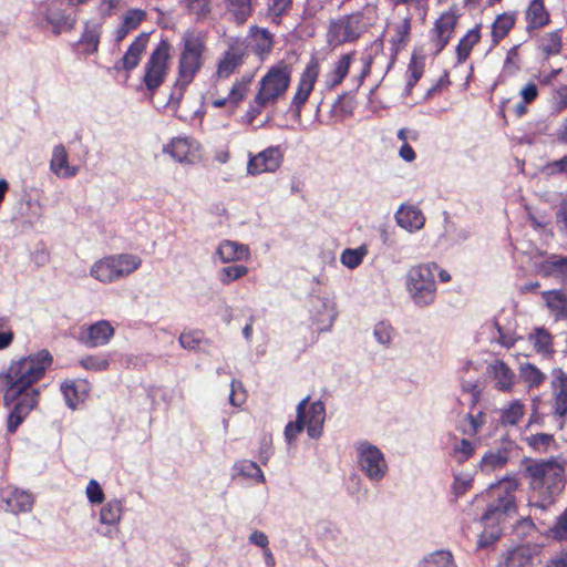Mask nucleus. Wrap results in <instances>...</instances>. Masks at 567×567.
Segmentation results:
<instances>
[{"mask_svg":"<svg viewBox=\"0 0 567 567\" xmlns=\"http://www.w3.org/2000/svg\"><path fill=\"white\" fill-rule=\"evenodd\" d=\"M35 354L12 361L9 369L0 372V394L6 406L13 404L7 420V431L13 434L35 406Z\"/></svg>","mask_w":567,"mask_h":567,"instance_id":"f257e3e1","label":"nucleus"},{"mask_svg":"<svg viewBox=\"0 0 567 567\" xmlns=\"http://www.w3.org/2000/svg\"><path fill=\"white\" fill-rule=\"evenodd\" d=\"M518 481L514 476H506L488 486L485 497L487 499L486 509L481 517V522L486 528H492L489 533V543L499 538V524L506 517L516 513V496ZM485 535L480 539V546L484 547L488 542L484 540Z\"/></svg>","mask_w":567,"mask_h":567,"instance_id":"f03ea898","label":"nucleus"},{"mask_svg":"<svg viewBox=\"0 0 567 567\" xmlns=\"http://www.w3.org/2000/svg\"><path fill=\"white\" fill-rule=\"evenodd\" d=\"M525 472L533 492L539 498L533 505L547 508L564 488L565 466L555 458L532 461L526 465Z\"/></svg>","mask_w":567,"mask_h":567,"instance_id":"7ed1b4c3","label":"nucleus"},{"mask_svg":"<svg viewBox=\"0 0 567 567\" xmlns=\"http://www.w3.org/2000/svg\"><path fill=\"white\" fill-rule=\"evenodd\" d=\"M292 74L291 64L279 61L268 69L259 81V89L245 114L247 123L251 124L262 109L275 104L289 87Z\"/></svg>","mask_w":567,"mask_h":567,"instance_id":"20e7f679","label":"nucleus"},{"mask_svg":"<svg viewBox=\"0 0 567 567\" xmlns=\"http://www.w3.org/2000/svg\"><path fill=\"white\" fill-rule=\"evenodd\" d=\"M378 20V8L367 3L362 9L350 14L331 20L328 27L327 40L330 45L357 41Z\"/></svg>","mask_w":567,"mask_h":567,"instance_id":"39448f33","label":"nucleus"},{"mask_svg":"<svg viewBox=\"0 0 567 567\" xmlns=\"http://www.w3.org/2000/svg\"><path fill=\"white\" fill-rule=\"evenodd\" d=\"M206 50L205 34L200 31H186L181 41V54L178 60V84L188 86L200 71L204 64Z\"/></svg>","mask_w":567,"mask_h":567,"instance_id":"423d86ee","label":"nucleus"},{"mask_svg":"<svg viewBox=\"0 0 567 567\" xmlns=\"http://www.w3.org/2000/svg\"><path fill=\"white\" fill-rule=\"evenodd\" d=\"M437 264L426 262L412 266L405 275V287L417 307H427L436 298L435 272Z\"/></svg>","mask_w":567,"mask_h":567,"instance_id":"0eeeda50","label":"nucleus"},{"mask_svg":"<svg viewBox=\"0 0 567 567\" xmlns=\"http://www.w3.org/2000/svg\"><path fill=\"white\" fill-rule=\"evenodd\" d=\"M141 264V258L135 255H113L94 262L90 275L96 280L107 284L128 276L138 269Z\"/></svg>","mask_w":567,"mask_h":567,"instance_id":"6e6552de","label":"nucleus"},{"mask_svg":"<svg viewBox=\"0 0 567 567\" xmlns=\"http://www.w3.org/2000/svg\"><path fill=\"white\" fill-rule=\"evenodd\" d=\"M354 450L359 470L372 483H380L389 472L383 452L367 440L355 442Z\"/></svg>","mask_w":567,"mask_h":567,"instance_id":"1a4fd4ad","label":"nucleus"},{"mask_svg":"<svg viewBox=\"0 0 567 567\" xmlns=\"http://www.w3.org/2000/svg\"><path fill=\"white\" fill-rule=\"evenodd\" d=\"M171 45L162 40L144 64L143 84L152 94L163 84L168 74Z\"/></svg>","mask_w":567,"mask_h":567,"instance_id":"9d476101","label":"nucleus"},{"mask_svg":"<svg viewBox=\"0 0 567 567\" xmlns=\"http://www.w3.org/2000/svg\"><path fill=\"white\" fill-rule=\"evenodd\" d=\"M319 73V59L316 56H311L310 61L307 63L305 70L300 75L297 91L290 103V111L296 117H300L302 107L308 101L315 87Z\"/></svg>","mask_w":567,"mask_h":567,"instance_id":"9b49d317","label":"nucleus"},{"mask_svg":"<svg viewBox=\"0 0 567 567\" xmlns=\"http://www.w3.org/2000/svg\"><path fill=\"white\" fill-rule=\"evenodd\" d=\"M551 415L558 429H563L567 416V373L561 368L551 371Z\"/></svg>","mask_w":567,"mask_h":567,"instance_id":"f8f14e48","label":"nucleus"},{"mask_svg":"<svg viewBox=\"0 0 567 567\" xmlns=\"http://www.w3.org/2000/svg\"><path fill=\"white\" fill-rule=\"evenodd\" d=\"M248 55V44L245 39L229 38L228 48L217 62L216 75L219 79L229 78Z\"/></svg>","mask_w":567,"mask_h":567,"instance_id":"ddd939ff","label":"nucleus"},{"mask_svg":"<svg viewBox=\"0 0 567 567\" xmlns=\"http://www.w3.org/2000/svg\"><path fill=\"white\" fill-rule=\"evenodd\" d=\"M338 311L332 299L319 295H312L310 298V319L319 332L331 330Z\"/></svg>","mask_w":567,"mask_h":567,"instance_id":"4468645a","label":"nucleus"},{"mask_svg":"<svg viewBox=\"0 0 567 567\" xmlns=\"http://www.w3.org/2000/svg\"><path fill=\"white\" fill-rule=\"evenodd\" d=\"M282 163V153L279 146H269L257 155H249L247 173L260 175L262 173L276 172Z\"/></svg>","mask_w":567,"mask_h":567,"instance_id":"2eb2a0df","label":"nucleus"},{"mask_svg":"<svg viewBox=\"0 0 567 567\" xmlns=\"http://www.w3.org/2000/svg\"><path fill=\"white\" fill-rule=\"evenodd\" d=\"M114 333L115 330L110 321L99 320L87 327H82L79 340L86 348H97L107 344Z\"/></svg>","mask_w":567,"mask_h":567,"instance_id":"dca6fc26","label":"nucleus"},{"mask_svg":"<svg viewBox=\"0 0 567 567\" xmlns=\"http://www.w3.org/2000/svg\"><path fill=\"white\" fill-rule=\"evenodd\" d=\"M456 20L457 17L451 11L442 13L436 19L431 33V43L434 48V55L439 54L447 45L454 33Z\"/></svg>","mask_w":567,"mask_h":567,"instance_id":"f3484780","label":"nucleus"},{"mask_svg":"<svg viewBox=\"0 0 567 567\" xmlns=\"http://www.w3.org/2000/svg\"><path fill=\"white\" fill-rule=\"evenodd\" d=\"M150 33L142 32L138 34L134 41L130 44L128 49L124 53L123 58L118 60L114 64V70L116 71H127L131 72L134 70L140 61L142 53L145 51L146 45L148 43Z\"/></svg>","mask_w":567,"mask_h":567,"instance_id":"a211bd4d","label":"nucleus"},{"mask_svg":"<svg viewBox=\"0 0 567 567\" xmlns=\"http://www.w3.org/2000/svg\"><path fill=\"white\" fill-rule=\"evenodd\" d=\"M196 143L189 137H173L163 146V153L168 154L175 162L181 164L193 163Z\"/></svg>","mask_w":567,"mask_h":567,"instance_id":"6ab92c4d","label":"nucleus"},{"mask_svg":"<svg viewBox=\"0 0 567 567\" xmlns=\"http://www.w3.org/2000/svg\"><path fill=\"white\" fill-rule=\"evenodd\" d=\"M542 300L556 321L567 320V288L545 290Z\"/></svg>","mask_w":567,"mask_h":567,"instance_id":"aec40b11","label":"nucleus"},{"mask_svg":"<svg viewBox=\"0 0 567 567\" xmlns=\"http://www.w3.org/2000/svg\"><path fill=\"white\" fill-rule=\"evenodd\" d=\"M487 373L495 381V389L509 392L515 385V372L502 360H495L487 367Z\"/></svg>","mask_w":567,"mask_h":567,"instance_id":"412c9836","label":"nucleus"},{"mask_svg":"<svg viewBox=\"0 0 567 567\" xmlns=\"http://www.w3.org/2000/svg\"><path fill=\"white\" fill-rule=\"evenodd\" d=\"M542 277L555 278L567 284V256L550 255L537 267Z\"/></svg>","mask_w":567,"mask_h":567,"instance_id":"4be33fe9","label":"nucleus"},{"mask_svg":"<svg viewBox=\"0 0 567 567\" xmlns=\"http://www.w3.org/2000/svg\"><path fill=\"white\" fill-rule=\"evenodd\" d=\"M395 220L400 227L410 233L420 230L425 224L423 213L413 205H401L395 213Z\"/></svg>","mask_w":567,"mask_h":567,"instance_id":"5701e85b","label":"nucleus"},{"mask_svg":"<svg viewBox=\"0 0 567 567\" xmlns=\"http://www.w3.org/2000/svg\"><path fill=\"white\" fill-rule=\"evenodd\" d=\"M215 255L219 258L220 262L228 264L247 260L250 256V251L247 245L225 239L219 243Z\"/></svg>","mask_w":567,"mask_h":567,"instance_id":"b1692460","label":"nucleus"},{"mask_svg":"<svg viewBox=\"0 0 567 567\" xmlns=\"http://www.w3.org/2000/svg\"><path fill=\"white\" fill-rule=\"evenodd\" d=\"M526 30L532 32L542 29L550 22V16L544 0H530L525 11Z\"/></svg>","mask_w":567,"mask_h":567,"instance_id":"393cba45","label":"nucleus"},{"mask_svg":"<svg viewBox=\"0 0 567 567\" xmlns=\"http://www.w3.org/2000/svg\"><path fill=\"white\" fill-rule=\"evenodd\" d=\"M326 419V406L320 400L312 402L309 409H306L307 433L311 439H319L322 434Z\"/></svg>","mask_w":567,"mask_h":567,"instance_id":"a878e982","label":"nucleus"},{"mask_svg":"<svg viewBox=\"0 0 567 567\" xmlns=\"http://www.w3.org/2000/svg\"><path fill=\"white\" fill-rule=\"evenodd\" d=\"M3 502L6 503L7 509L13 514L30 512L33 506V495L19 489L13 488L6 492L3 495Z\"/></svg>","mask_w":567,"mask_h":567,"instance_id":"bb28decb","label":"nucleus"},{"mask_svg":"<svg viewBox=\"0 0 567 567\" xmlns=\"http://www.w3.org/2000/svg\"><path fill=\"white\" fill-rule=\"evenodd\" d=\"M51 171L62 178H70L78 174L79 168L70 166L65 147L62 144L54 146L50 162Z\"/></svg>","mask_w":567,"mask_h":567,"instance_id":"cd10ccee","label":"nucleus"},{"mask_svg":"<svg viewBox=\"0 0 567 567\" xmlns=\"http://www.w3.org/2000/svg\"><path fill=\"white\" fill-rule=\"evenodd\" d=\"M123 512V501L118 498H111L101 507L99 522L102 525L116 527L122 519Z\"/></svg>","mask_w":567,"mask_h":567,"instance_id":"c85d7f7f","label":"nucleus"},{"mask_svg":"<svg viewBox=\"0 0 567 567\" xmlns=\"http://www.w3.org/2000/svg\"><path fill=\"white\" fill-rule=\"evenodd\" d=\"M61 391L64 395L66 404L71 409H75L76 405L84 401L89 394V383L85 381H71L64 382L61 385Z\"/></svg>","mask_w":567,"mask_h":567,"instance_id":"c756f323","label":"nucleus"},{"mask_svg":"<svg viewBox=\"0 0 567 567\" xmlns=\"http://www.w3.org/2000/svg\"><path fill=\"white\" fill-rule=\"evenodd\" d=\"M101 33V23L92 21L85 22L83 33L78 42V44L83 47V51L85 54H92L97 51Z\"/></svg>","mask_w":567,"mask_h":567,"instance_id":"7c9ffc66","label":"nucleus"},{"mask_svg":"<svg viewBox=\"0 0 567 567\" xmlns=\"http://www.w3.org/2000/svg\"><path fill=\"white\" fill-rule=\"evenodd\" d=\"M145 19V12L140 9H132L128 10L121 22V24L117 27V29L114 32V41L116 43L122 42L126 35L135 30L141 22Z\"/></svg>","mask_w":567,"mask_h":567,"instance_id":"2f4dec72","label":"nucleus"},{"mask_svg":"<svg viewBox=\"0 0 567 567\" xmlns=\"http://www.w3.org/2000/svg\"><path fill=\"white\" fill-rule=\"evenodd\" d=\"M537 48L545 59L558 55L563 49L561 30L558 29L545 33L538 39Z\"/></svg>","mask_w":567,"mask_h":567,"instance_id":"473e14b6","label":"nucleus"},{"mask_svg":"<svg viewBox=\"0 0 567 567\" xmlns=\"http://www.w3.org/2000/svg\"><path fill=\"white\" fill-rule=\"evenodd\" d=\"M309 396L301 400L297 405V419L295 422H289L285 427V440L288 445H291L297 436L303 431L306 426V406L308 405Z\"/></svg>","mask_w":567,"mask_h":567,"instance_id":"72a5a7b5","label":"nucleus"},{"mask_svg":"<svg viewBox=\"0 0 567 567\" xmlns=\"http://www.w3.org/2000/svg\"><path fill=\"white\" fill-rule=\"evenodd\" d=\"M417 567H458L453 554L449 549H436L425 554Z\"/></svg>","mask_w":567,"mask_h":567,"instance_id":"f704fd0d","label":"nucleus"},{"mask_svg":"<svg viewBox=\"0 0 567 567\" xmlns=\"http://www.w3.org/2000/svg\"><path fill=\"white\" fill-rule=\"evenodd\" d=\"M471 231L464 227H456L453 224L446 225L443 234L439 237V244L445 248H452L468 240Z\"/></svg>","mask_w":567,"mask_h":567,"instance_id":"c9c22d12","label":"nucleus"},{"mask_svg":"<svg viewBox=\"0 0 567 567\" xmlns=\"http://www.w3.org/2000/svg\"><path fill=\"white\" fill-rule=\"evenodd\" d=\"M516 22L515 12H504L495 19L492 24V40L494 44H498L509 31L513 29Z\"/></svg>","mask_w":567,"mask_h":567,"instance_id":"e433bc0d","label":"nucleus"},{"mask_svg":"<svg viewBox=\"0 0 567 567\" xmlns=\"http://www.w3.org/2000/svg\"><path fill=\"white\" fill-rule=\"evenodd\" d=\"M525 413L524 403L518 400H512L507 405H505L499 411V423L504 426H514L517 425L522 420Z\"/></svg>","mask_w":567,"mask_h":567,"instance_id":"4c0bfd02","label":"nucleus"},{"mask_svg":"<svg viewBox=\"0 0 567 567\" xmlns=\"http://www.w3.org/2000/svg\"><path fill=\"white\" fill-rule=\"evenodd\" d=\"M414 16L416 14L410 12L405 17H403L400 23L394 25L393 35L391 37L390 40L394 52H398L405 47L411 32V20Z\"/></svg>","mask_w":567,"mask_h":567,"instance_id":"58836bf2","label":"nucleus"},{"mask_svg":"<svg viewBox=\"0 0 567 567\" xmlns=\"http://www.w3.org/2000/svg\"><path fill=\"white\" fill-rule=\"evenodd\" d=\"M528 340L537 353L544 357H551L554 354L553 337L545 328H536L529 334Z\"/></svg>","mask_w":567,"mask_h":567,"instance_id":"ea45409f","label":"nucleus"},{"mask_svg":"<svg viewBox=\"0 0 567 567\" xmlns=\"http://www.w3.org/2000/svg\"><path fill=\"white\" fill-rule=\"evenodd\" d=\"M518 375L528 389L538 388L546 380L545 373L542 372L535 364L529 362L519 364Z\"/></svg>","mask_w":567,"mask_h":567,"instance_id":"a19ab883","label":"nucleus"},{"mask_svg":"<svg viewBox=\"0 0 567 567\" xmlns=\"http://www.w3.org/2000/svg\"><path fill=\"white\" fill-rule=\"evenodd\" d=\"M254 0H226L227 11L237 24L245 23L252 13Z\"/></svg>","mask_w":567,"mask_h":567,"instance_id":"79ce46f5","label":"nucleus"},{"mask_svg":"<svg viewBox=\"0 0 567 567\" xmlns=\"http://www.w3.org/2000/svg\"><path fill=\"white\" fill-rule=\"evenodd\" d=\"M539 172L548 179L561 178L567 182V154L545 163L539 168Z\"/></svg>","mask_w":567,"mask_h":567,"instance_id":"37998d69","label":"nucleus"},{"mask_svg":"<svg viewBox=\"0 0 567 567\" xmlns=\"http://www.w3.org/2000/svg\"><path fill=\"white\" fill-rule=\"evenodd\" d=\"M480 39L481 34L477 27L468 30L466 34L461 38L456 45V56L458 63L466 61L472 51V48L480 41Z\"/></svg>","mask_w":567,"mask_h":567,"instance_id":"c03bdc74","label":"nucleus"},{"mask_svg":"<svg viewBox=\"0 0 567 567\" xmlns=\"http://www.w3.org/2000/svg\"><path fill=\"white\" fill-rule=\"evenodd\" d=\"M252 37V50L256 54L262 56L270 52L272 48V35L267 29H259L257 27H252L251 29Z\"/></svg>","mask_w":567,"mask_h":567,"instance_id":"a18cd8bd","label":"nucleus"},{"mask_svg":"<svg viewBox=\"0 0 567 567\" xmlns=\"http://www.w3.org/2000/svg\"><path fill=\"white\" fill-rule=\"evenodd\" d=\"M251 80L252 75H244L233 84L228 93L229 105L231 107H237L238 104L246 99Z\"/></svg>","mask_w":567,"mask_h":567,"instance_id":"49530a36","label":"nucleus"},{"mask_svg":"<svg viewBox=\"0 0 567 567\" xmlns=\"http://www.w3.org/2000/svg\"><path fill=\"white\" fill-rule=\"evenodd\" d=\"M368 255V248L365 245H361L357 248H346L340 256V262L348 269H355L362 262Z\"/></svg>","mask_w":567,"mask_h":567,"instance_id":"de8ad7c7","label":"nucleus"},{"mask_svg":"<svg viewBox=\"0 0 567 567\" xmlns=\"http://www.w3.org/2000/svg\"><path fill=\"white\" fill-rule=\"evenodd\" d=\"M549 107L550 112L557 115L567 110V84H561L551 89Z\"/></svg>","mask_w":567,"mask_h":567,"instance_id":"09e8293b","label":"nucleus"},{"mask_svg":"<svg viewBox=\"0 0 567 567\" xmlns=\"http://www.w3.org/2000/svg\"><path fill=\"white\" fill-rule=\"evenodd\" d=\"M489 328L492 330V341H495L507 349L515 344L516 337L511 329L502 328L497 321H494Z\"/></svg>","mask_w":567,"mask_h":567,"instance_id":"8fccbe9b","label":"nucleus"},{"mask_svg":"<svg viewBox=\"0 0 567 567\" xmlns=\"http://www.w3.org/2000/svg\"><path fill=\"white\" fill-rule=\"evenodd\" d=\"M508 457V451L506 449L489 451L483 456L482 466L485 470H495L504 466L507 463Z\"/></svg>","mask_w":567,"mask_h":567,"instance_id":"3c124183","label":"nucleus"},{"mask_svg":"<svg viewBox=\"0 0 567 567\" xmlns=\"http://www.w3.org/2000/svg\"><path fill=\"white\" fill-rule=\"evenodd\" d=\"M267 16L272 22L279 23L292 6V0H266Z\"/></svg>","mask_w":567,"mask_h":567,"instance_id":"603ef678","label":"nucleus"},{"mask_svg":"<svg viewBox=\"0 0 567 567\" xmlns=\"http://www.w3.org/2000/svg\"><path fill=\"white\" fill-rule=\"evenodd\" d=\"M237 472L248 478H254L259 483L265 482V475L259 465L252 461H241L235 465Z\"/></svg>","mask_w":567,"mask_h":567,"instance_id":"864d4df0","label":"nucleus"},{"mask_svg":"<svg viewBox=\"0 0 567 567\" xmlns=\"http://www.w3.org/2000/svg\"><path fill=\"white\" fill-rule=\"evenodd\" d=\"M518 48L519 45H514L507 51L502 75L504 76H513L520 70V61H519V54H518Z\"/></svg>","mask_w":567,"mask_h":567,"instance_id":"5fc2aeb1","label":"nucleus"},{"mask_svg":"<svg viewBox=\"0 0 567 567\" xmlns=\"http://www.w3.org/2000/svg\"><path fill=\"white\" fill-rule=\"evenodd\" d=\"M394 329L388 321H380L374 326L373 336L378 343L389 347L392 342Z\"/></svg>","mask_w":567,"mask_h":567,"instance_id":"6e6d98bb","label":"nucleus"},{"mask_svg":"<svg viewBox=\"0 0 567 567\" xmlns=\"http://www.w3.org/2000/svg\"><path fill=\"white\" fill-rule=\"evenodd\" d=\"M248 268L246 266L233 265L220 269L218 277L221 284L229 285L230 282L246 276Z\"/></svg>","mask_w":567,"mask_h":567,"instance_id":"4d7b16f0","label":"nucleus"},{"mask_svg":"<svg viewBox=\"0 0 567 567\" xmlns=\"http://www.w3.org/2000/svg\"><path fill=\"white\" fill-rule=\"evenodd\" d=\"M210 1L212 0H183V4L190 13L196 14L197 19H204L210 13Z\"/></svg>","mask_w":567,"mask_h":567,"instance_id":"13d9d810","label":"nucleus"},{"mask_svg":"<svg viewBox=\"0 0 567 567\" xmlns=\"http://www.w3.org/2000/svg\"><path fill=\"white\" fill-rule=\"evenodd\" d=\"M80 364L91 371H104L109 368L110 361L103 355H86L80 360Z\"/></svg>","mask_w":567,"mask_h":567,"instance_id":"bf43d9fd","label":"nucleus"},{"mask_svg":"<svg viewBox=\"0 0 567 567\" xmlns=\"http://www.w3.org/2000/svg\"><path fill=\"white\" fill-rule=\"evenodd\" d=\"M474 450L475 446L470 440L462 439L454 445L453 454L458 463H464L473 455Z\"/></svg>","mask_w":567,"mask_h":567,"instance_id":"052dcab7","label":"nucleus"},{"mask_svg":"<svg viewBox=\"0 0 567 567\" xmlns=\"http://www.w3.org/2000/svg\"><path fill=\"white\" fill-rule=\"evenodd\" d=\"M85 495L89 503L92 505L103 504L105 499V495L100 483L94 478L89 481L85 488Z\"/></svg>","mask_w":567,"mask_h":567,"instance_id":"680f3d73","label":"nucleus"},{"mask_svg":"<svg viewBox=\"0 0 567 567\" xmlns=\"http://www.w3.org/2000/svg\"><path fill=\"white\" fill-rule=\"evenodd\" d=\"M203 333L199 330L182 332L178 342L183 349L195 350L202 342Z\"/></svg>","mask_w":567,"mask_h":567,"instance_id":"e2e57ef3","label":"nucleus"},{"mask_svg":"<svg viewBox=\"0 0 567 567\" xmlns=\"http://www.w3.org/2000/svg\"><path fill=\"white\" fill-rule=\"evenodd\" d=\"M557 230L567 237V195L559 202L555 212Z\"/></svg>","mask_w":567,"mask_h":567,"instance_id":"0e129e2a","label":"nucleus"},{"mask_svg":"<svg viewBox=\"0 0 567 567\" xmlns=\"http://www.w3.org/2000/svg\"><path fill=\"white\" fill-rule=\"evenodd\" d=\"M354 54V52L342 54L339 60L334 62L331 71L336 73L338 78L344 79L348 75Z\"/></svg>","mask_w":567,"mask_h":567,"instance_id":"69168bd1","label":"nucleus"},{"mask_svg":"<svg viewBox=\"0 0 567 567\" xmlns=\"http://www.w3.org/2000/svg\"><path fill=\"white\" fill-rule=\"evenodd\" d=\"M553 442L554 435L548 433H537L528 437L529 445L538 451H546Z\"/></svg>","mask_w":567,"mask_h":567,"instance_id":"338daca9","label":"nucleus"},{"mask_svg":"<svg viewBox=\"0 0 567 567\" xmlns=\"http://www.w3.org/2000/svg\"><path fill=\"white\" fill-rule=\"evenodd\" d=\"M551 533L555 539L567 540V508L557 518L555 526L551 528Z\"/></svg>","mask_w":567,"mask_h":567,"instance_id":"774afa93","label":"nucleus"}]
</instances>
